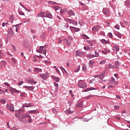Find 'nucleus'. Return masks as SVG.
<instances>
[{"label":"nucleus","mask_w":130,"mask_h":130,"mask_svg":"<svg viewBox=\"0 0 130 130\" xmlns=\"http://www.w3.org/2000/svg\"><path fill=\"white\" fill-rule=\"evenodd\" d=\"M23 111L20 110L18 111V115L16 114L17 118L19 119V120L21 121V122H23V123H31L32 122V118H31V116L28 115L27 114L23 115L22 117H20V114L22 113Z\"/></svg>","instance_id":"nucleus-1"},{"label":"nucleus","mask_w":130,"mask_h":130,"mask_svg":"<svg viewBox=\"0 0 130 130\" xmlns=\"http://www.w3.org/2000/svg\"><path fill=\"white\" fill-rule=\"evenodd\" d=\"M53 8L54 9L55 11H57V10H60V13L61 14H64L68 12L67 8L61 9V7H59L58 6H54Z\"/></svg>","instance_id":"nucleus-2"},{"label":"nucleus","mask_w":130,"mask_h":130,"mask_svg":"<svg viewBox=\"0 0 130 130\" xmlns=\"http://www.w3.org/2000/svg\"><path fill=\"white\" fill-rule=\"evenodd\" d=\"M81 80H79V83L78 84V87L79 88H82V89H85V88H87V84L84 82H81Z\"/></svg>","instance_id":"nucleus-3"},{"label":"nucleus","mask_w":130,"mask_h":130,"mask_svg":"<svg viewBox=\"0 0 130 130\" xmlns=\"http://www.w3.org/2000/svg\"><path fill=\"white\" fill-rule=\"evenodd\" d=\"M37 52L46 54V50H45V48H44L43 46L40 47L39 49L37 50Z\"/></svg>","instance_id":"nucleus-4"},{"label":"nucleus","mask_w":130,"mask_h":130,"mask_svg":"<svg viewBox=\"0 0 130 130\" xmlns=\"http://www.w3.org/2000/svg\"><path fill=\"white\" fill-rule=\"evenodd\" d=\"M7 108L9 109V110H10V111H12V112H14L15 109H14V105L13 104L8 105Z\"/></svg>","instance_id":"nucleus-5"},{"label":"nucleus","mask_w":130,"mask_h":130,"mask_svg":"<svg viewBox=\"0 0 130 130\" xmlns=\"http://www.w3.org/2000/svg\"><path fill=\"white\" fill-rule=\"evenodd\" d=\"M109 84H114V85H117L118 84V82L115 81V79L113 77H111Z\"/></svg>","instance_id":"nucleus-6"},{"label":"nucleus","mask_w":130,"mask_h":130,"mask_svg":"<svg viewBox=\"0 0 130 130\" xmlns=\"http://www.w3.org/2000/svg\"><path fill=\"white\" fill-rule=\"evenodd\" d=\"M40 76L41 77V78H42V79H43V80H44L45 81H46V80H47V74H40Z\"/></svg>","instance_id":"nucleus-7"},{"label":"nucleus","mask_w":130,"mask_h":130,"mask_svg":"<svg viewBox=\"0 0 130 130\" xmlns=\"http://www.w3.org/2000/svg\"><path fill=\"white\" fill-rule=\"evenodd\" d=\"M9 90L10 91V92H11V93H20L19 90H17V89H16V88H11Z\"/></svg>","instance_id":"nucleus-8"},{"label":"nucleus","mask_w":130,"mask_h":130,"mask_svg":"<svg viewBox=\"0 0 130 130\" xmlns=\"http://www.w3.org/2000/svg\"><path fill=\"white\" fill-rule=\"evenodd\" d=\"M38 17H42V18L44 17V18H46V15H45V13L41 12L38 15Z\"/></svg>","instance_id":"nucleus-9"},{"label":"nucleus","mask_w":130,"mask_h":130,"mask_svg":"<svg viewBox=\"0 0 130 130\" xmlns=\"http://www.w3.org/2000/svg\"><path fill=\"white\" fill-rule=\"evenodd\" d=\"M23 88H25V89H27V90H29V91H32V90H34V88L35 87H32V86H24Z\"/></svg>","instance_id":"nucleus-10"},{"label":"nucleus","mask_w":130,"mask_h":130,"mask_svg":"<svg viewBox=\"0 0 130 130\" xmlns=\"http://www.w3.org/2000/svg\"><path fill=\"white\" fill-rule=\"evenodd\" d=\"M94 63H95V61H93V60H90L89 61V66L90 67V68H93Z\"/></svg>","instance_id":"nucleus-11"},{"label":"nucleus","mask_w":130,"mask_h":130,"mask_svg":"<svg viewBox=\"0 0 130 130\" xmlns=\"http://www.w3.org/2000/svg\"><path fill=\"white\" fill-rule=\"evenodd\" d=\"M71 30H74L75 32H78V31H80V28H76L73 26H70Z\"/></svg>","instance_id":"nucleus-12"},{"label":"nucleus","mask_w":130,"mask_h":130,"mask_svg":"<svg viewBox=\"0 0 130 130\" xmlns=\"http://www.w3.org/2000/svg\"><path fill=\"white\" fill-rule=\"evenodd\" d=\"M101 42H102V43H103V44H109L110 43L109 41H106L104 39L101 40Z\"/></svg>","instance_id":"nucleus-13"},{"label":"nucleus","mask_w":130,"mask_h":130,"mask_svg":"<svg viewBox=\"0 0 130 130\" xmlns=\"http://www.w3.org/2000/svg\"><path fill=\"white\" fill-rule=\"evenodd\" d=\"M68 15L69 16H75V12L72 10H70L68 12Z\"/></svg>","instance_id":"nucleus-14"},{"label":"nucleus","mask_w":130,"mask_h":130,"mask_svg":"<svg viewBox=\"0 0 130 130\" xmlns=\"http://www.w3.org/2000/svg\"><path fill=\"white\" fill-rule=\"evenodd\" d=\"M91 90H96V88L93 87L87 88L84 90V92H88V91H91Z\"/></svg>","instance_id":"nucleus-15"},{"label":"nucleus","mask_w":130,"mask_h":130,"mask_svg":"<svg viewBox=\"0 0 130 130\" xmlns=\"http://www.w3.org/2000/svg\"><path fill=\"white\" fill-rule=\"evenodd\" d=\"M86 57H87V58H93V57H95V55H93V54H87L86 55Z\"/></svg>","instance_id":"nucleus-16"},{"label":"nucleus","mask_w":130,"mask_h":130,"mask_svg":"<svg viewBox=\"0 0 130 130\" xmlns=\"http://www.w3.org/2000/svg\"><path fill=\"white\" fill-rule=\"evenodd\" d=\"M104 73H101L100 75H99V78L100 80H103L104 79Z\"/></svg>","instance_id":"nucleus-17"},{"label":"nucleus","mask_w":130,"mask_h":130,"mask_svg":"<svg viewBox=\"0 0 130 130\" xmlns=\"http://www.w3.org/2000/svg\"><path fill=\"white\" fill-rule=\"evenodd\" d=\"M113 50L117 52V51H119V47H118V46H115L113 47Z\"/></svg>","instance_id":"nucleus-18"},{"label":"nucleus","mask_w":130,"mask_h":130,"mask_svg":"<svg viewBox=\"0 0 130 130\" xmlns=\"http://www.w3.org/2000/svg\"><path fill=\"white\" fill-rule=\"evenodd\" d=\"M51 78L52 79H53V80H55L56 82H59V78L54 77L53 76H51Z\"/></svg>","instance_id":"nucleus-19"},{"label":"nucleus","mask_w":130,"mask_h":130,"mask_svg":"<svg viewBox=\"0 0 130 130\" xmlns=\"http://www.w3.org/2000/svg\"><path fill=\"white\" fill-rule=\"evenodd\" d=\"M35 72H37V73H41L42 72V70L38 68H35Z\"/></svg>","instance_id":"nucleus-20"},{"label":"nucleus","mask_w":130,"mask_h":130,"mask_svg":"<svg viewBox=\"0 0 130 130\" xmlns=\"http://www.w3.org/2000/svg\"><path fill=\"white\" fill-rule=\"evenodd\" d=\"M49 18V19H52V15L51 13H47L46 15V18Z\"/></svg>","instance_id":"nucleus-21"},{"label":"nucleus","mask_w":130,"mask_h":130,"mask_svg":"<svg viewBox=\"0 0 130 130\" xmlns=\"http://www.w3.org/2000/svg\"><path fill=\"white\" fill-rule=\"evenodd\" d=\"M103 12L105 15H107V14L109 13V10H108V9H104Z\"/></svg>","instance_id":"nucleus-22"},{"label":"nucleus","mask_w":130,"mask_h":130,"mask_svg":"<svg viewBox=\"0 0 130 130\" xmlns=\"http://www.w3.org/2000/svg\"><path fill=\"white\" fill-rule=\"evenodd\" d=\"M23 107H30V106H31V104H24L23 105Z\"/></svg>","instance_id":"nucleus-23"},{"label":"nucleus","mask_w":130,"mask_h":130,"mask_svg":"<svg viewBox=\"0 0 130 130\" xmlns=\"http://www.w3.org/2000/svg\"><path fill=\"white\" fill-rule=\"evenodd\" d=\"M115 69H118V66H119V62H118V61H116L115 62Z\"/></svg>","instance_id":"nucleus-24"},{"label":"nucleus","mask_w":130,"mask_h":130,"mask_svg":"<svg viewBox=\"0 0 130 130\" xmlns=\"http://www.w3.org/2000/svg\"><path fill=\"white\" fill-rule=\"evenodd\" d=\"M66 112L69 113V114H72V113H74V111H72L70 109H68L66 110Z\"/></svg>","instance_id":"nucleus-25"},{"label":"nucleus","mask_w":130,"mask_h":130,"mask_svg":"<svg viewBox=\"0 0 130 130\" xmlns=\"http://www.w3.org/2000/svg\"><path fill=\"white\" fill-rule=\"evenodd\" d=\"M81 52L77 50L76 51V55H75L76 57H77V56H79V55H80V54H81Z\"/></svg>","instance_id":"nucleus-26"},{"label":"nucleus","mask_w":130,"mask_h":130,"mask_svg":"<svg viewBox=\"0 0 130 130\" xmlns=\"http://www.w3.org/2000/svg\"><path fill=\"white\" fill-rule=\"evenodd\" d=\"M20 5L21 6V7H22V8H24V9H25V10L27 11V12H28V13H30V9H28L26 8V7H25L23 5H22V4H21V3L20 4Z\"/></svg>","instance_id":"nucleus-27"},{"label":"nucleus","mask_w":130,"mask_h":130,"mask_svg":"<svg viewBox=\"0 0 130 130\" xmlns=\"http://www.w3.org/2000/svg\"><path fill=\"white\" fill-rule=\"evenodd\" d=\"M63 42L66 43V44H68V45H70V43H69V41L67 39H63Z\"/></svg>","instance_id":"nucleus-28"},{"label":"nucleus","mask_w":130,"mask_h":130,"mask_svg":"<svg viewBox=\"0 0 130 130\" xmlns=\"http://www.w3.org/2000/svg\"><path fill=\"white\" fill-rule=\"evenodd\" d=\"M92 30L94 32H97V31H98V29L95 26L92 27Z\"/></svg>","instance_id":"nucleus-29"},{"label":"nucleus","mask_w":130,"mask_h":130,"mask_svg":"<svg viewBox=\"0 0 130 130\" xmlns=\"http://www.w3.org/2000/svg\"><path fill=\"white\" fill-rule=\"evenodd\" d=\"M77 106L78 107H83V103L81 102V103H78L77 105Z\"/></svg>","instance_id":"nucleus-30"},{"label":"nucleus","mask_w":130,"mask_h":130,"mask_svg":"<svg viewBox=\"0 0 130 130\" xmlns=\"http://www.w3.org/2000/svg\"><path fill=\"white\" fill-rule=\"evenodd\" d=\"M80 66H79L74 71L75 73H78L80 71Z\"/></svg>","instance_id":"nucleus-31"},{"label":"nucleus","mask_w":130,"mask_h":130,"mask_svg":"<svg viewBox=\"0 0 130 130\" xmlns=\"http://www.w3.org/2000/svg\"><path fill=\"white\" fill-rule=\"evenodd\" d=\"M0 114L1 115H4V110H3V108L0 107Z\"/></svg>","instance_id":"nucleus-32"},{"label":"nucleus","mask_w":130,"mask_h":130,"mask_svg":"<svg viewBox=\"0 0 130 130\" xmlns=\"http://www.w3.org/2000/svg\"><path fill=\"white\" fill-rule=\"evenodd\" d=\"M9 19L11 21H12V23H13L14 22V15H10Z\"/></svg>","instance_id":"nucleus-33"},{"label":"nucleus","mask_w":130,"mask_h":130,"mask_svg":"<svg viewBox=\"0 0 130 130\" xmlns=\"http://www.w3.org/2000/svg\"><path fill=\"white\" fill-rule=\"evenodd\" d=\"M64 20H65L66 22H69V23H72V19H69V18H65V19H64Z\"/></svg>","instance_id":"nucleus-34"},{"label":"nucleus","mask_w":130,"mask_h":130,"mask_svg":"<svg viewBox=\"0 0 130 130\" xmlns=\"http://www.w3.org/2000/svg\"><path fill=\"white\" fill-rule=\"evenodd\" d=\"M82 71L84 72H87V67L85 66H83L82 67Z\"/></svg>","instance_id":"nucleus-35"},{"label":"nucleus","mask_w":130,"mask_h":130,"mask_svg":"<svg viewBox=\"0 0 130 130\" xmlns=\"http://www.w3.org/2000/svg\"><path fill=\"white\" fill-rule=\"evenodd\" d=\"M105 63H106V61L105 60H103L100 61V64H104Z\"/></svg>","instance_id":"nucleus-36"},{"label":"nucleus","mask_w":130,"mask_h":130,"mask_svg":"<svg viewBox=\"0 0 130 130\" xmlns=\"http://www.w3.org/2000/svg\"><path fill=\"white\" fill-rule=\"evenodd\" d=\"M30 113H39V112L37 110H32L30 111Z\"/></svg>","instance_id":"nucleus-37"},{"label":"nucleus","mask_w":130,"mask_h":130,"mask_svg":"<svg viewBox=\"0 0 130 130\" xmlns=\"http://www.w3.org/2000/svg\"><path fill=\"white\" fill-rule=\"evenodd\" d=\"M94 53V57H98L99 56V53L97 51H95Z\"/></svg>","instance_id":"nucleus-38"},{"label":"nucleus","mask_w":130,"mask_h":130,"mask_svg":"<svg viewBox=\"0 0 130 130\" xmlns=\"http://www.w3.org/2000/svg\"><path fill=\"white\" fill-rule=\"evenodd\" d=\"M125 53L126 54H127L128 56L129 57H130V51H128V50H126L125 51Z\"/></svg>","instance_id":"nucleus-39"},{"label":"nucleus","mask_w":130,"mask_h":130,"mask_svg":"<svg viewBox=\"0 0 130 130\" xmlns=\"http://www.w3.org/2000/svg\"><path fill=\"white\" fill-rule=\"evenodd\" d=\"M82 37H83L84 39H89V37L86 36V35H82Z\"/></svg>","instance_id":"nucleus-40"},{"label":"nucleus","mask_w":130,"mask_h":130,"mask_svg":"<svg viewBox=\"0 0 130 130\" xmlns=\"http://www.w3.org/2000/svg\"><path fill=\"white\" fill-rule=\"evenodd\" d=\"M29 82L30 83H32V84H37V82L33 80H29Z\"/></svg>","instance_id":"nucleus-41"},{"label":"nucleus","mask_w":130,"mask_h":130,"mask_svg":"<svg viewBox=\"0 0 130 130\" xmlns=\"http://www.w3.org/2000/svg\"><path fill=\"white\" fill-rule=\"evenodd\" d=\"M114 109H115L116 110H118L119 109V106L116 105L114 106Z\"/></svg>","instance_id":"nucleus-42"},{"label":"nucleus","mask_w":130,"mask_h":130,"mask_svg":"<svg viewBox=\"0 0 130 130\" xmlns=\"http://www.w3.org/2000/svg\"><path fill=\"white\" fill-rule=\"evenodd\" d=\"M116 35L117 37H118V38H121V36L120 35V34L119 32H117V34H116Z\"/></svg>","instance_id":"nucleus-43"},{"label":"nucleus","mask_w":130,"mask_h":130,"mask_svg":"<svg viewBox=\"0 0 130 130\" xmlns=\"http://www.w3.org/2000/svg\"><path fill=\"white\" fill-rule=\"evenodd\" d=\"M71 23L73 24V25H78V22L75 20H72Z\"/></svg>","instance_id":"nucleus-44"},{"label":"nucleus","mask_w":130,"mask_h":130,"mask_svg":"<svg viewBox=\"0 0 130 130\" xmlns=\"http://www.w3.org/2000/svg\"><path fill=\"white\" fill-rule=\"evenodd\" d=\"M109 69H114L115 68L114 66H112L111 64H109Z\"/></svg>","instance_id":"nucleus-45"},{"label":"nucleus","mask_w":130,"mask_h":130,"mask_svg":"<svg viewBox=\"0 0 130 130\" xmlns=\"http://www.w3.org/2000/svg\"><path fill=\"white\" fill-rule=\"evenodd\" d=\"M125 5L126 6H130L129 1H128V0H126L125 1Z\"/></svg>","instance_id":"nucleus-46"},{"label":"nucleus","mask_w":130,"mask_h":130,"mask_svg":"<svg viewBox=\"0 0 130 130\" xmlns=\"http://www.w3.org/2000/svg\"><path fill=\"white\" fill-rule=\"evenodd\" d=\"M22 84H24V81H21L18 83V86H21Z\"/></svg>","instance_id":"nucleus-47"},{"label":"nucleus","mask_w":130,"mask_h":130,"mask_svg":"<svg viewBox=\"0 0 130 130\" xmlns=\"http://www.w3.org/2000/svg\"><path fill=\"white\" fill-rule=\"evenodd\" d=\"M53 112L55 114H56L57 113V110H56V109H53Z\"/></svg>","instance_id":"nucleus-48"},{"label":"nucleus","mask_w":130,"mask_h":130,"mask_svg":"<svg viewBox=\"0 0 130 130\" xmlns=\"http://www.w3.org/2000/svg\"><path fill=\"white\" fill-rule=\"evenodd\" d=\"M19 15H21V16H25V13L22 11H20L19 12Z\"/></svg>","instance_id":"nucleus-49"},{"label":"nucleus","mask_w":130,"mask_h":130,"mask_svg":"<svg viewBox=\"0 0 130 130\" xmlns=\"http://www.w3.org/2000/svg\"><path fill=\"white\" fill-rule=\"evenodd\" d=\"M49 4H50V5H56V3L55 2H52L51 1H50L49 2Z\"/></svg>","instance_id":"nucleus-50"},{"label":"nucleus","mask_w":130,"mask_h":130,"mask_svg":"<svg viewBox=\"0 0 130 130\" xmlns=\"http://www.w3.org/2000/svg\"><path fill=\"white\" fill-rule=\"evenodd\" d=\"M55 70V71H56V72L57 73V74H58V75H60V72H59V70H58V69L56 68Z\"/></svg>","instance_id":"nucleus-51"},{"label":"nucleus","mask_w":130,"mask_h":130,"mask_svg":"<svg viewBox=\"0 0 130 130\" xmlns=\"http://www.w3.org/2000/svg\"><path fill=\"white\" fill-rule=\"evenodd\" d=\"M84 49H85V50H89V49H90V47H84Z\"/></svg>","instance_id":"nucleus-52"},{"label":"nucleus","mask_w":130,"mask_h":130,"mask_svg":"<svg viewBox=\"0 0 130 130\" xmlns=\"http://www.w3.org/2000/svg\"><path fill=\"white\" fill-rule=\"evenodd\" d=\"M1 103H3V104H5L6 102V100H2L0 102Z\"/></svg>","instance_id":"nucleus-53"},{"label":"nucleus","mask_w":130,"mask_h":130,"mask_svg":"<svg viewBox=\"0 0 130 130\" xmlns=\"http://www.w3.org/2000/svg\"><path fill=\"white\" fill-rule=\"evenodd\" d=\"M115 29H117V30H119V26L117 24L115 26Z\"/></svg>","instance_id":"nucleus-54"},{"label":"nucleus","mask_w":130,"mask_h":130,"mask_svg":"<svg viewBox=\"0 0 130 130\" xmlns=\"http://www.w3.org/2000/svg\"><path fill=\"white\" fill-rule=\"evenodd\" d=\"M108 36L110 37V38H112V34H111V32L109 33Z\"/></svg>","instance_id":"nucleus-55"},{"label":"nucleus","mask_w":130,"mask_h":130,"mask_svg":"<svg viewBox=\"0 0 130 130\" xmlns=\"http://www.w3.org/2000/svg\"><path fill=\"white\" fill-rule=\"evenodd\" d=\"M45 63H46V64H47V66H49L50 62L47 60H45Z\"/></svg>","instance_id":"nucleus-56"},{"label":"nucleus","mask_w":130,"mask_h":130,"mask_svg":"<svg viewBox=\"0 0 130 130\" xmlns=\"http://www.w3.org/2000/svg\"><path fill=\"white\" fill-rule=\"evenodd\" d=\"M12 46L13 47V51H16V47H15V46H14V45H12Z\"/></svg>","instance_id":"nucleus-57"},{"label":"nucleus","mask_w":130,"mask_h":130,"mask_svg":"<svg viewBox=\"0 0 130 130\" xmlns=\"http://www.w3.org/2000/svg\"><path fill=\"white\" fill-rule=\"evenodd\" d=\"M30 19H27L26 20H25V21H24V22H23V23H29V22H30Z\"/></svg>","instance_id":"nucleus-58"},{"label":"nucleus","mask_w":130,"mask_h":130,"mask_svg":"<svg viewBox=\"0 0 130 130\" xmlns=\"http://www.w3.org/2000/svg\"><path fill=\"white\" fill-rule=\"evenodd\" d=\"M91 97H92V96H91V95H88V96H86V98H85V99H90V98H91Z\"/></svg>","instance_id":"nucleus-59"},{"label":"nucleus","mask_w":130,"mask_h":130,"mask_svg":"<svg viewBox=\"0 0 130 130\" xmlns=\"http://www.w3.org/2000/svg\"><path fill=\"white\" fill-rule=\"evenodd\" d=\"M7 24H8V22H7V23L3 22V23H2V26H3V27H5V26H6V25H7Z\"/></svg>","instance_id":"nucleus-60"},{"label":"nucleus","mask_w":130,"mask_h":130,"mask_svg":"<svg viewBox=\"0 0 130 130\" xmlns=\"http://www.w3.org/2000/svg\"><path fill=\"white\" fill-rule=\"evenodd\" d=\"M54 85L55 87H58V84L56 83V82L54 83Z\"/></svg>","instance_id":"nucleus-61"},{"label":"nucleus","mask_w":130,"mask_h":130,"mask_svg":"<svg viewBox=\"0 0 130 130\" xmlns=\"http://www.w3.org/2000/svg\"><path fill=\"white\" fill-rule=\"evenodd\" d=\"M12 60H13L14 63H16V59L12 58Z\"/></svg>","instance_id":"nucleus-62"},{"label":"nucleus","mask_w":130,"mask_h":130,"mask_svg":"<svg viewBox=\"0 0 130 130\" xmlns=\"http://www.w3.org/2000/svg\"><path fill=\"white\" fill-rule=\"evenodd\" d=\"M95 27H96V29H100V28H101L100 25H96Z\"/></svg>","instance_id":"nucleus-63"},{"label":"nucleus","mask_w":130,"mask_h":130,"mask_svg":"<svg viewBox=\"0 0 130 130\" xmlns=\"http://www.w3.org/2000/svg\"><path fill=\"white\" fill-rule=\"evenodd\" d=\"M61 39H60V38H59L58 39V42H59V43H61Z\"/></svg>","instance_id":"nucleus-64"}]
</instances>
